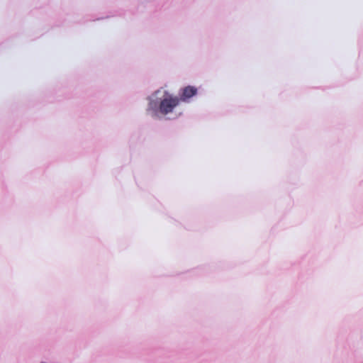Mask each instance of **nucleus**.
<instances>
[{
    "mask_svg": "<svg viewBox=\"0 0 363 363\" xmlns=\"http://www.w3.org/2000/svg\"><path fill=\"white\" fill-rule=\"evenodd\" d=\"M180 102V99L177 96L165 93L164 98L161 100L159 105V110L163 115L172 113Z\"/></svg>",
    "mask_w": 363,
    "mask_h": 363,
    "instance_id": "nucleus-1",
    "label": "nucleus"
},
{
    "mask_svg": "<svg viewBox=\"0 0 363 363\" xmlns=\"http://www.w3.org/2000/svg\"><path fill=\"white\" fill-rule=\"evenodd\" d=\"M197 94V89L193 86H187L182 89L180 94V101H186L191 97L195 96Z\"/></svg>",
    "mask_w": 363,
    "mask_h": 363,
    "instance_id": "nucleus-2",
    "label": "nucleus"
}]
</instances>
